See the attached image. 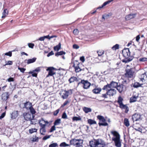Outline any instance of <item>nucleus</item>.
I'll return each instance as SVG.
<instances>
[{
	"label": "nucleus",
	"mask_w": 147,
	"mask_h": 147,
	"mask_svg": "<svg viewBox=\"0 0 147 147\" xmlns=\"http://www.w3.org/2000/svg\"><path fill=\"white\" fill-rule=\"evenodd\" d=\"M98 56H101L104 54V51L102 50H99L97 51Z\"/></svg>",
	"instance_id": "42"
},
{
	"label": "nucleus",
	"mask_w": 147,
	"mask_h": 147,
	"mask_svg": "<svg viewBox=\"0 0 147 147\" xmlns=\"http://www.w3.org/2000/svg\"><path fill=\"white\" fill-rule=\"evenodd\" d=\"M107 95L108 94H107L106 92L105 94H102L101 97L104 98H107Z\"/></svg>",
	"instance_id": "62"
},
{
	"label": "nucleus",
	"mask_w": 147,
	"mask_h": 147,
	"mask_svg": "<svg viewBox=\"0 0 147 147\" xmlns=\"http://www.w3.org/2000/svg\"><path fill=\"white\" fill-rule=\"evenodd\" d=\"M56 70L55 68L53 67H49L47 69V71H48V76H52L55 74V72L54 71V70Z\"/></svg>",
	"instance_id": "10"
},
{
	"label": "nucleus",
	"mask_w": 147,
	"mask_h": 147,
	"mask_svg": "<svg viewBox=\"0 0 147 147\" xmlns=\"http://www.w3.org/2000/svg\"><path fill=\"white\" fill-rule=\"evenodd\" d=\"M137 98L135 96H133V97H131L130 99V102H134L136 101V99Z\"/></svg>",
	"instance_id": "45"
},
{
	"label": "nucleus",
	"mask_w": 147,
	"mask_h": 147,
	"mask_svg": "<svg viewBox=\"0 0 147 147\" xmlns=\"http://www.w3.org/2000/svg\"><path fill=\"white\" fill-rule=\"evenodd\" d=\"M59 109H58L57 110H56L53 113L54 115L55 116L57 115L59 113Z\"/></svg>",
	"instance_id": "59"
},
{
	"label": "nucleus",
	"mask_w": 147,
	"mask_h": 147,
	"mask_svg": "<svg viewBox=\"0 0 147 147\" xmlns=\"http://www.w3.org/2000/svg\"><path fill=\"white\" fill-rule=\"evenodd\" d=\"M139 61L140 62H144L147 61V58L146 57L141 58L139 59Z\"/></svg>",
	"instance_id": "47"
},
{
	"label": "nucleus",
	"mask_w": 147,
	"mask_h": 147,
	"mask_svg": "<svg viewBox=\"0 0 147 147\" xmlns=\"http://www.w3.org/2000/svg\"><path fill=\"white\" fill-rule=\"evenodd\" d=\"M23 116L25 120L27 121L30 120H34V118H33V116L29 113H24L23 114Z\"/></svg>",
	"instance_id": "7"
},
{
	"label": "nucleus",
	"mask_w": 147,
	"mask_h": 147,
	"mask_svg": "<svg viewBox=\"0 0 147 147\" xmlns=\"http://www.w3.org/2000/svg\"><path fill=\"white\" fill-rule=\"evenodd\" d=\"M8 13V12L7 10V9H5L2 13L3 15L2 16V18H4L5 16Z\"/></svg>",
	"instance_id": "32"
},
{
	"label": "nucleus",
	"mask_w": 147,
	"mask_h": 147,
	"mask_svg": "<svg viewBox=\"0 0 147 147\" xmlns=\"http://www.w3.org/2000/svg\"><path fill=\"white\" fill-rule=\"evenodd\" d=\"M141 85L139 83L136 82H135L133 85V86L134 88H138L141 86Z\"/></svg>",
	"instance_id": "36"
},
{
	"label": "nucleus",
	"mask_w": 147,
	"mask_h": 147,
	"mask_svg": "<svg viewBox=\"0 0 147 147\" xmlns=\"http://www.w3.org/2000/svg\"><path fill=\"white\" fill-rule=\"evenodd\" d=\"M136 14L131 13L127 15L125 17L126 20H129L134 18L136 16Z\"/></svg>",
	"instance_id": "20"
},
{
	"label": "nucleus",
	"mask_w": 147,
	"mask_h": 147,
	"mask_svg": "<svg viewBox=\"0 0 147 147\" xmlns=\"http://www.w3.org/2000/svg\"><path fill=\"white\" fill-rule=\"evenodd\" d=\"M109 88L108 85V84H107L106 85H105L102 88V90H106L107 91L108 90V89Z\"/></svg>",
	"instance_id": "61"
},
{
	"label": "nucleus",
	"mask_w": 147,
	"mask_h": 147,
	"mask_svg": "<svg viewBox=\"0 0 147 147\" xmlns=\"http://www.w3.org/2000/svg\"><path fill=\"white\" fill-rule=\"evenodd\" d=\"M88 122L90 125H92L93 124H96V122L94 120H93L92 119H89L88 120Z\"/></svg>",
	"instance_id": "37"
},
{
	"label": "nucleus",
	"mask_w": 147,
	"mask_h": 147,
	"mask_svg": "<svg viewBox=\"0 0 147 147\" xmlns=\"http://www.w3.org/2000/svg\"><path fill=\"white\" fill-rule=\"evenodd\" d=\"M89 145L91 147H96L99 145H102V147H105V143L104 141L101 139H94L89 142Z\"/></svg>",
	"instance_id": "2"
},
{
	"label": "nucleus",
	"mask_w": 147,
	"mask_h": 147,
	"mask_svg": "<svg viewBox=\"0 0 147 147\" xmlns=\"http://www.w3.org/2000/svg\"><path fill=\"white\" fill-rule=\"evenodd\" d=\"M65 53L63 51H61L60 52H57L55 53V55L56 56H58L59 55H61L65 54Z\"/></svg>",
	"instance_id": "38"
},
{
	"label": "nucleus",
	"mask_w": 147,
	"mask_h": 147,
	"mask_svg": "<svg viewBox=\"0 0 147 147\" xmlns=\"http://www.w3.org/2000/svg\"><path fill=\"white\" fill-rule=\"evenodd\" d=\"M111 133L115 137L113 138L112 139V140L114 142L115 146L117 147H121V144L120 141V136L119 134L115 131H112Z\"/></svg>",
	"instance_id": "3"
},
{
	"label": "nucleus",
	"mask_w": 147,
	"mask_h": 147,
	"mask_svg": "<svg viewBox=\"0 0 147 147\" xmlns=\"http://www.w3.org/2000/svg\"><path fill=\"white\" fill-rule=\"evenodd\" d=\"M122 109H125V113H127L129 110V107L126 105H123V106H121L120 107Z\"/></svg>",
	"instance_id": "24"
},
{
	"label": "nucleus",
	"mask_w": 147,
	"mask_h": 147,
	"mask_svg": "<svg viewBox=\"0 0 147 147\" xmlns=\"http://www.w3.org/2000/svg\"><path fill=\"white\" fill-rule=\"evenodd\" d=\"M60 123L61 119H58L55 121L54 123V124L55 125H59Z\"/></svg>",
	"instance_id": "34"
},
{
	"label": "nucleus",
	"mask_w": 147,
	"mask_h": 147,
	"mask_svg": "<svg viewBox=\"0 0 147 147\" xmlns=\"http://www.w3.org/2000/svg\"><path fill=\"white\" fill-rule=\"evenodd\" d=\"M36 57H34L32 59H28L27 60V63L28 64H29L33 63L36 61Z\"/></svg>",
	"instance_id": "27"
},
{
	"label": "nucleus",
	"mask_w": 147,
	"mask_h": 147,
	"mask_svg": "<svg viewBox=\"0 0 147 147\" xmlns=\"http://www.w3.org/2000/svg\"><path fill=\"white\" fill-rule=\"evenodd\" d=\"M51 136V135L45 136L43 137L42 139L43 140H46L49 138Z\"/></svg>",
	"instance_id": "58"
},
{
	"label": "nucleus",
	"mask_w": 147,
	"mask_h": 147,
	"mask_svg": "<svg viewBox=\"0 0 147 147\" xmlns=\"http://www.w3.org/2000/svg\"><path fill=\"white\" fill-rule=\"evenodd\" d=\"M62 118L63 119H66L67 118V116L65 112H64L62 114Z\"/></svg>",
	"instance_id": "51"
},
{
	"label": "nucleus",
	"mask_w": 147,
	"mask_h": 147,
	"mask_svg": "<svg viewBox=\"0 0 147 147\" xmlns=\"http://www.w3.org/2000/svg\"><path fill=\"white\" fill-rule=\"evenodd\" d=\"M80 60L82 62H84L85 61V59L84 56H82L80 57Z\"/></svg>",
	"instance_id": "64"
},
{
	"label": "nucleus",
	"mask_w": 147,
	"mask_h": 147,
	"mask_svg": "<svg viewBox=\"0 0 147 147\" xmlns=\"http://www.w3.org/2000/svg\"><path fill=\"white\" fill-rule=\"evenodd\" d=\"M40 67H37L35 70H33V71L35 73H37L38 72L40 71Z\"/></svg>",
	"instance_id": "50"
},
{
	"label": "nucleus",
	"mask_w": 147,
	"mask_h": 147,
	"mask_svg": "<svg viewBox=\"0 0 147 147\" xmlns=\"http://www.w3.org/2000/svg\"><path fill=\"white\" fill-rule=\"evenodd\" d=\"M46 132V129L45 128H40V133L41 134L44 135H45L44 133Z\"/></svg>",
	"instance_id": "39"
},
{
	"label": "nucleus",
	"mask_w": 147,
	"mask_h": 147,
	"mask_svg": "<svg viewBox=\"0 0 147 147\" xmlns=\"http://www.w3.org/2000/svg\"><path fill=\"white\" fill-rule=\"evenodd\" d=\"M140 125L138 123H134L133 126L134 128L136 131H138L141 133L142 132V130L140 127Z\"/></svg>",
	"instance_id": "17"
},
{
	"label": "nucleus",
	"mask_w": 147,
	"mask_h": 147,
	"mask_svg": "<svg viewBox=\"0 0 147 147\" xmlns=\"http://www.w3.org/2000/svg\"><path fill=\"white\" fill-rule=\"evenodd\" d=\"M55 125L53 126L51 128L50 131L51 132H53V131L55 130Z\"/></svg>",
	"instance_id": "56"
},
{
	"label": "nucleus",
	"mask_w": 147,
	"mask_h": 147,
	"mask_svg": "<svg viewBox=\"0 0 147 147\" xmlns=\"http://www.w3.org/2000/svg\"><path fill=\"white\" fill-rule=\"evenodd\" d=\"M72 91L71 90H69L67 91L65 90L64 93L61 96V97L65 99L67 98L69 94H72Z\"/></svg>",
	"instance_id": "12"
},
{
	"label": "nucleus",
	"mask_w": 147,
	"mask_h": 147,
	"mask_svg": "<svg viewBox=\"0 0 147 147\" xmlns=\"http://www.w3.org/2000/svg\"><path fill=\"white\" fill-rule=\"evenodd\" d=\"M12 52L11 51H9V52L6 53L4 54H3L2 55L5 56V55H7L9 56V57H11L12 56Z\"/></svg>",
	"instance_id": "44"
},
{
	"label": "nucleus",
	"mask_w": 147,
	"mask_h": 147,
	"mask_svg": "<svg viewBox=\"0 0 147 147\" xmlns=\"http://www.w3.org/2000/svg\"><path fill=\"white\" fill-rule=\"evenodd\" d=\"M58 146L57 143H55L51 144L49 145V147H56Z\"/></svg>",
	"instance_id": "48"
},
{
	"label": "nucleus",
	"mask_w": 147,
	"mask_h": 147,
	"mask_svg": "<svg viewBox=\"0 0 147 147\" xmlns=\"http://www.w3.org/2000/svg\"><path fill=\"white\" fill-rule=\"evenodd\" d=\"M7 81L9 82H13L14 81V79L13 78L10 77L7 80Z\"/></svg>",
	"instance_id": "55"
},
{
	"label": "nucleus",
	"mask_w": 147,
	"mask_h": 147,
	"mask_svg": "<svg viewBox=\"0 0 147 147\" xmlns=\"http://www.w3.org/2000/svg\"><path fill=\"white\" fill-rule=\"evenodd\" d=\"M79 63L76 60L73 63V67L74 68L75 71L76 72H79L82 70L79 66Z\"/></svg>",
	"instance_id": "9"
},
{
	"label": "nucleus",
	"mask_w": 147,
	"mask_h": 147,
	"mask_svg": "<svg viewBox=\"0 0 147 147\" xmlns=\"http://www.w3.org/2000/svg\"><path fill=\"white\" fill-rule=\"evenodd\" d=\"M101 90L102 89L100 88H95L92 90V92L94 94H97L101 92Z\"/></svg>",
	"instance_id": "25"
},
{
	"label": "nucleus",
	"mask_w": 147,
	"mask_h": 147,
	"mask_svg": "<svg viewBox=\"0 0 147 147\" xmlns=\"http://www.w3.org/2000/svg\"><path fill=\"white\" fill-rule=\"evenodd\" d=\"M29 74H32V75L33 77H36L37 75V73H35L33 71H30Z\"/></svg>",
	"instance_id": "46"
},
{
	"label": "nucleus",
	"mask_w": 147,
	"mask_h": 147,
	"mask_svg": "<svg viewBox=\"0 0 147 147\" xmlns=\"http://www.w3.org/2000/svg\"><path fill=\"white\" fill-rule=\"evenodd\" d=\"M72 121H80L81 120V118L80 117V116L77 117H74L72 118Z\"/></svg>",
	"instance_id": "33"
},
{
	"label": "nucleus",
	"mask_w": 147,
	"mask_h": 147,
	"mask_svg": "<svg viewBox=\"0 0 147 147\" xmlns=\"http://www.w3.org/2000/svg\"><path fill=\"white\" fill-rule=\"evenodd\" d=\"M116 90L114 89H110L109 90H108L107 92V94L109 96H113L116 94Z\"/></svg>",
	"instance_id": "16"
},
{
	"label": "nucleus",
	"mask_w": 147,
	"mask_h": 147,
	"mask_svg": "<svg viewBox=\"0 0 147 147\" xmlns=\"http://www.w3.org/2000/svg\"><path fill=\"white\" fill-rule=\"evenodd\" d=\"M19 112L18 111H14L11 114V117L12 119H15L19 115Z\"/></svg>",
	"instance_id": "18"
},
{
	"label": "nucleus",
	"mask_w": 147,
	"mask_h": 147,
	"mask_svg": "<svg viewBox=\"0 0 147 147\" xmlns=\"http://www.w3.org/2000/svg\"><path fill=\"white\" fill-rule=\"evenodd\" d=\"M140 79L142 82L147 80V72H145L141 75Z\"/></svg>",
	"instance_id": "21"
},
{
	"label": "nucleus",
	"mask_w": 147,
	"mask_h": 147,
	"mask_svg": "<svg viewBox=\"0 0 147 147\" xmlns=\"http://www.w3.org/2000/svg\"><path fill=\"white\" fill-rule=\"evenodd\" d=\"M83 143V140L80 139H71L70 141V145H76V146L80 144H82Z\"/></svg>",
	"instance_id": "5"
},
{
	"label": "nucleus",
	"mask_w": 147,
	"mask_h": 147,
	"mask_svg": "<svg viewBox=\"0 0 147 147\" xmlns=\"http://www.w3.org/2000/svg\"><path fill=\"white\" fill-rule=\"evenodd\" d=\"M82 84L83 85V88L84 89H87L90 86L91 84L87 80H82L80 82L78 83V84Z\"/></svg>",
	"instance_id": "8"
},
{
	"label": "nucleus",
	"mask_w": 147,
	"mask_h": 147,
	"mask_svg": "<svg viewBox=\"0 0 147 147\" xmlns=\"http://www.w3.org/2000/svg\"><path fill=\"white\" fill-rule=\"evenodd\" d=\"M77 80V78H76V77L74 76L71 77L69 80V82L70 83H71L74 82L75 81H76Z\"/></svg>",
	"instance_id": "31"
},
{
	"label": "nucleus",
	"mask_w": 147,
	"mask_h": 147,
	"mask_svg": "<svg viewBox=\"0 0 147 147\" xmlns=\"http://www.w3.org/2000/svg\"><path fill=\"white\" fill-rule=\"evenodd\" d=\"M117 90L120 93L124 92L126 90V86L123 84H119L117 87Z\"/></svg>",
	"instance_id": "13"
},
{
	"label": "nucleus",
	"mask_w": 147,
	"mask_h": 147,
	"mask_svg": "<svg viewBox=\"0 0 147 147\" xmlns=\"http://www.w3.org/2000/svg\"><path fill=\"white\" fill-rule=\"evenodd\" d=\"M61 43H59L57 45L54 47V50L56 51H58L61 48Z\"/></svg>",
	"instance_id": "29"
},
{
	"label": "nucleus",
	"mask_w": 147,
	"mask_h": 147,
	"mask_svg": "<svg viewBox=\"0 0 147 147\" xmlns=\"http://www.w3.org/2000/svg\"><path fill=\"white\" fill-rule=\"evenodd\" d=\"M126 73L125 74L126 76L128 78H131L133 77L134 72V69L133 68L126 69Z\"/></svg>",
	"instance_id": "6"
},
{
	"label": "nucleus",
	"mask_w": 147,
	"mask_h": 147,
	"mask_svg": "<svg viewBox=\"0 0 147 147\" xmlns=\"http://www.w3.org/2000/svg\"><path fill=\"white\" fill-rule=\"evenodd\" d=\"M123 99L122 98V97L121 96H119V97L118 98V100L117 101V102L119 105V107L121 106H123Z\"/></svg>",
	"instance_id": "26"
},
{
	"label": "nucleus",
	"mask_w": 147,
	"mask_h": 147,
	"mask_svg": "<svg viewBox=\"0 0 147 147\" xmlns=\"http://www.w3.org/2000/svg\"><path fill=\"white\" fill-rule=\"evenodd\" d=\"M111 83H112V88H116L117 87L118 84L116 82H114L112 81L111 82Z\"/></svg>",
	"instance_id": "40"
},
{
	"label": "nucleus",
	"mask_w": 147,
	"mask_h": 147,
	"mask_svg": "<svg viewBox=\"0 0 147 147\" xmlns=\"http://www.w3.org/2000/svg\"><path fill=\"white\" fill-rule=\"evenodd\" d=\"M119 45L118 44H116L114 45L112 47V49L113 50H116L117 49H119Z\"/></svg>",
	"instance_id": "35"
},
{
	"label": "nucleus",
	"mask_w": 147,
	"mask_h": 147,
	"mask_svg": "<svg viewBox=\"0 0 147 147\" xmlns=\"http://www.w3.org/2000/svg\"><path fill=\"white\" fill-rule=\"evenodd\" d=\"M141 115L140 114L135 113L132 116V119L133 122L139 120L140 119Z\"/></svg>",
	"instance_id": "15"
},
{
	"label": "nucleus",
	"mask_w": 147,
	"mask_h": 147,
	"mask_svg": "<svg viewBox=\"0 0 147 147\" xmlns=\"http://www.w3.org/2000/svg\"><path fill=\"white\" fill-rule=\"evenodd\" d=\"M10 94L9 92H7L3 93L1 95V99L3 101H6L9 98Z\"/></svg>",
	"instance_id": "11"
},
{
	"label": "nucleus",
	"mask_w": 147,
	"mask_h": 147,
	"mask_svg": "<svg viewBox=\"0 0 147 147\" xmlns=\"http://www.w3.org/2000/svg\"><path fill=\"white\" fill-rule=\"evenodd\" d=\"M73 33L75 35H77L79 33V31L77 29H75L73 31Z\"/></svg>",
	"instance_id": "54"
},
{
	"label": "nucleus",
	"mask_w": 147,
	"mask_h": 147,
	"mask_svg": "<svg viewBox=\"0 0 147 147\" xmlns=\"http://www.w3.org/2000/svg\"><path fill=\"white\" fill-rule=\"evenodd\" d=\"M54 54V53L53 51H51L47 55V56L48 57H49L51 55H53Z\"/></svg>",
	"instance_id": "63"
},
{
	"label": "nucleus",
	"mask_w": 147,
	"mask_h": 147,
	"mask_svg": "<svg viewBox=\"0 0 147 147\" xmlns=\"http://www.w3.org/2000/svg\"><path fill=\"white\" fill-rule=\"evenodd\" d=\"M47 121H46L43 119L39 121V123L40 126V128H45V127L47 124L48 123Z\"/></svg>",
	"instance_id": "14"
},
{
	"label": "nucleus",
	"mask_w": 147,
	"mask_h": 147,
	"mask_svg": "<svg viewBox=\"0 0 147 147\" xmlns=\"http://www.w3.org/2000/svg\"><path fill=\"white\" fill-rule=\"evenodd\" d=\"M113 1V0H108L106 2H105L101 6H99V7L97 8V9H101L104 6H106V5L111 3Z\"/></svg>",
	"instance_id": "23"
},
{
	"label": "nucleus",
	"mask_w": 147,
	"mask_h": 147,
	"mask_svg": "<svg viewBox=\"0 0 147 147\" xmlns=\"http://www.w3.org/2000/svg\"><path fill=\"white\" fill-rule=\"evenodd\" d=\"M6 115V111L3 113L0 116V119H1L3 118Z\"/></svg>",
	"instance_id": "53"
},
{
	"label": "nucleus",
	"mask_w": 147,
	"mask_h": 147,
	"mask_svg": "<svg viewBox=\"0 0 147 147\" xmlns=\"http://www.w3.org/2000/svg\"><path fill=\"white\" fill-rule=\"evenodd\" d=\"M32 106V103L29 101H27L24 103V107L23 108H25L27 110H28L29 108Z\"/></svg>",
	"instance_id": "19"
},
{
	"label": "nucleus",
	"mask_w": 147,
	"mask_h": 147,
	"mask_svg": "<svg viewBox=\"0 0 147 147\" xmlns=\"http://www.w3.org/2000/svg\"><path fill=\"white\" fill-rule=\"evenodd\" d=\"M69 102V101L68 100H66L61 106V107H63L68 103Z\"/></svg>",
	"instance_id": "49"
},
{
	"label": "nucleus",
	"mask_w": 147,
	"mask_h": 147,
	"mask_svg": "<svg viewBox=\"0 0 147 147\" xmlns=\"http://www.w3.org/2000/svg\"><path fill=\"white\" fill-rule=\"evenodd\" d=\"M29 132L30 134H32L34 132H36L37 131V129L34 128L29 129Z\"/></svg>",
	"instance_id": "43"
},
{
	"label": "nucleus",
	"mask_w": 147,
	"mask_h": 147,
	"mask_svg": "<svg viewBox=\"0 0 147 147\" xmlns=\"http://www.w3.org/2000/svg\"><path fill=\"white\" fill-rule=\"evenodd\" d=\"M30 110V113H31L32 115L33 116V118H34L35 116V114L36 113V111L33 107L32 106L30 107L28 109Z\"/></svg>",
	"instance_id": "22"
},
{
	"label": "nucleus",
	"mask_w": 147,
	"mask_h": 147,
	"mask_svg": "<svg viewBox=\"0 0 147 147\" xmlns=\"http://www.w3.org/2000/svg\"><path fill=\"white\" fill-rule=\"evenodd\" d=\"M70 146L69 144H67L65 142H63L61 143L59 146L61 147H66L67 146Z\"/></svg>",
	"instance_id": "41"
},
{
	"label": "nucleus",
	"mask_w": 147,
	"mask_h": 147,
	"mask_svg": "<svg viewBox=\"0 0 147 147\" xmlns=\"http://www.w3.org/2000/svg\"><path fill=\"white\" fill-rule=\"evenodd\" d=\"M123 56L124 59L122 60V62L125 63H127L131 61L134 58L132 56H130V52L129 49L126 48L123 49L122 51Z\"/></svg>",
	"instance_id": "1"
},
{
	"label": "nucleus",
	"mask_w": 147,
	"mask_h": 147,
	"mask_svg": "<svg viewBox=\"0 0 147 147\" xmlns=\"http://www.w3.org/2000/svg\"><path fill=\"white\" fill-rule=\"evenodd\" d=\"M124 124L127 127H128L129 125V121L128 119L126 118L124 119Z\"/></svg>",
	"instance_id": "30"
},
{
	"label": "nucleus",
	"mask_w": 147,
	"mask_h": 147,
	"mask_svg": "<svg viewBox=\"0 0 147 147\" xmlns=\"http://www.w3.org/2000/svg\"><path fill=\"white\" fill-rule=\"evenodd\" d=\"M97 118L99 120L98 125L99 126H107L108 125V123L106 122V120L104 117L101 115H98Z\"/></svg>",
	"instance_id": "4"
},
{
	"label": "nucleus",
	"mask_w": 147,
	"mask_h": 147,
	"mask_svg": "<svg viewBox=\"0 0 147 147\" xmlns=\"http://www.w3.org/2000/svg\"><path fill=\"white\" fill-rule=\"evenodd\" d=\"M18 69L20 70V71L22 72V73H24L25 71L26 70L25 68H20L19 67H18Z\"/></svg>",
	"instance_id": "52"
},
{
	"label": "nucleus",
	"mask_w": 147,
	"mask_h": 147,
	"mask_svg": "<svg viewBox=\"0 0 147 147\" xmlns=\"http://www.w3.org/2000/svg\"><path fill=\"white\" fill-rule=\"evenodd\" d=\"M73 47L74 49H78L79 48V47L78 45L75 44L73 45Z\"/></svg>",
	"instance_id": "60"
},
{
	"label": "nucleus",
	"mask_w": 147,
	"mask_h": 147,
	"mask_svg": "<svg viewBox=\"0 0 147 147\" xmlns=\"http://www.w3.org/2000/svg\"><path fill=\"white\" fill-rule=\"evenodd\" d=\"M28 45L29 48H30L32 49L33 48L34 46V45L33 43H28Z\"/></svg>",
	"instance_id": "57"
},
{
	"label": "nucleus",
	"mask_w": 147,
	"mask_h": 147,
	"mask_svg": "<svg viewBox=\"0 0 147 147\" xmlns=\"http://www.w3.org/2000/svg\"><path fill=\"white\" fill-rule=\"evenodd\" d=\"M84 111L86 113H87L91 111L92 109L90 108L85 107L83 109Z\"/></svg>",
	"instance_id": "28"
}]
</instances>
